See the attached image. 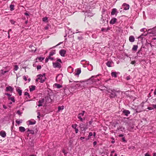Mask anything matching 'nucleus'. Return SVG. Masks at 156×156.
<instances>
[{
    "instance_id": "6ab92c4d",
    "label": "nucleus",
    "mask_w": 156,
    "mask_h": 156,
    "mask_svg": "<svg viewBox=\"0 0 156 156\" xmlns=\"http://www.w3.org/2000/svg\"><path fill=\"white\" fill-rule=\"evenodd\" d=\"M117 20L116 18H113L110 21V23L111 24H113L115 23Z\"/></svg>"
},
{
    "instance_id": "aec40b11",
    "label": "nucleus",
    "mask_w": 156,
    "mask_h": 156,
    "mask_svg": "<svg viewBox=\"0 0 156 156\" xmlns=\"http://www.w3.org/2000/svg\"><path fill=\"white\" fill-rule=\"evenodd\" d=\"M129 40L130 42H133L135 41V38L134 36H130L129 38Z\"/></svg>"
},
{
    "instance_id": "8fccbe9b",
    "label": "nucleus",
    "mask_w": 156,
    "mask_h": 156,
    "mask_svg": "<svg viewBox=\"0 0 156 156\" xmlns=\"http://www.w3.org/2000/svg\"><path fill=\"white\" fill-rule=\"evenodd\" d=\"M5 94L7 95V96H11V94H8V93H6Z\"/></svg>"
},
{
    "instance_id": "ea45409f",
    "label": "nucleus",
    "mask_w": 156,
    "mask_h": 156,
    "mask_svg": "<svg viewBox=\"0 0 156 156\" xmlns=\"http://www.w3.org/2000/svg\"><path fill=\"white\" fill-rule=\"evenodd\" d=\"M152 106L153 107V108L154 109H156V105L155 104H152Z\"/></svg>"
},
{
    "instance_id": "603ef678",
    "label": "nucleus",
    "mask_w": 156,
    "mask_h": 156,
    "mask_svg": "<svg viewBox=\"0 0 156 156\" xmlns=\"http://www.w3.org/2000/svg\"><path fill=\"white\" fill-rule=\"evenodd\" d=\"M154 95L156 96V89L154 90Z\"/></svg>"
},
{
    "instance_id": "a878e982",
    "label": "nucleus",
    "mask_w": 156,
    "mask_h": 156,
    "mask_svg": "<svg viewBox=\"0 0 156 156\" xmlns=\"http://www.w3.org/2000/svg\"><path fill=\"white\" fill-rule=\"evenodd\" d=\"M68 70L70 73H72L73 71V69L71 66H69L68 68Z\"/></svg>"
},
{
    "instance_id": "2eb2a0df",
    "label": "nucleus",
    "mask_w": 156,
    "mask_h": 156,
    "mask_svg": "<svg viewBox=\"0 0 156 156\" xmlns=\"http://www.w3.org/2000/svg\"><path fill=\"white\" fill-rule=\"evenodd\" d=\"M122 113L127 116L130 114V112L128 110H124L123 111Z\"/></svg>"
},
{
    "instance_id": "a211bd4d",
    "label": "nucleus",
    "mask_w": 156,
    "mask_h": 156,
    "mask_svg": "<svg viewBox=\"0 0 156 156\" xmlns=\"http://www.w3.org/2000/svg\"><path fill=\"white\" fill-rule=\"evenodd\" d=\"M80 127L82 131H85L87 129V128L84 127L83 126V124L82 123L80 125Z\"/></svg>"
},
{
    "instance_id": "bf43d9fd",
    "label": "nucleus",
    "mask_w": 156,
    "mask_h": 156,
    "mask_svg": "<svg viewBox=\"0 0 156 156\" xmlns=\"http://www.w3.org/2000/svg\"><path fill=\"white\" fill-rule=\"evenodd\" d=\"M49 27L48 26H46L44 27V29L45 30H47L48 29Z\"/></svg>"
},
{
    "instance_id": "7ed1b4c3",
    "label": "nucleus",
    "mask_w": 156,
    "mask_h": 156,
    "mask_svg": "<svg viewBox=\"0 0 156 156\" xmlns=\"http://www.w3.org/2000/svg\"><path fill=\"white\" fill-rule=\"evenodd\" d=\"M108 92L110 93V98H115L116 96V91L114 90H108Z\"/></svg>"
},
{
    "instance_id": "bb28decb",
    "label": "nucleus",
    "mask_w": 156,
    "mask_h": 156,
    "mask_svg": "<svg viewBox=\"0 0 156 156\" xmlns=\"http://www.w3.org/2000/svg\"><path fill=\"white\" fill-rule=\"evenodd\" d=\"M8 99L11 100L13 102H15L14 97L13 96L9 97Z\"/></svg>"
},
{
    "instance_id": "9b49d317",
    "label": "nucleus",
    "mask_w": 156,
    "mask_h": 156,
    "mask_svg": "<svg viewBox=\"0 0 156 156\" xmlns=\"http://www.w3.org/2000/svg\"><path fill=\"white\" fill-rule=\"evenodd\" d=\"M66 51L64 49H61L59 51V53L60 55L62 57H64L66 53Z\"/></svg>"
},
{
    "instance_id": "37998d69",
    "label": "nucleus",
    "mask_w": 156,
    "mask_h": 156,
    "mask_svg": "<svg viewBox=\"0 0 156 156\" xmlns=\"http://www.w3.org/2000/svg\"><path fill=\"white\" fill-rule=\"evenodd\" d=\"M40 113L39 112H37V115H38L37 116V118L38 119H39V120L40 119Z\"/></svg>"
},
{
    "instance_id": "20e7f679",
    "label": "nucleus",
    "mask_w": 156,
    "mask_h": 156,
    "mask_svg": "<svg viewBox=\"0 0 156 156\" xmlns=\"http://www.w3.org/2000/svg\"><path fill=\"white\" fill-rule=\"evenodd\" d=\"M81 63L83 65V66L84 67H86L87 66V65H90V66L91 67V68L90 69V70H92V66L89 64V62L88 61H86L85 60H82L81 61Z\"/></svg>"
},
{
    "instance_id": "cd10ccee",
    "label": "nucleus",
    "mask_w": 156,
    "mask_h": 156,
    "mask_svg": "<svg viewBox=\"0 0 156 156\" xmlns=\"http://www.w3.org/2000/svg\"><path fill=\"white\" fill-rule=\"evenodd\" d=\"M111 75L112 76L116 78L117 77V73L114 72H112L111 73Z\"/></svg>"
},
{
    "instance_id": "dca6fc26",
    "label": "nucleus",
    "mask_w": 156,
    "mask_h": 156,
    "mask_svg": "<svg viewBox=\"0 0 156 156\" xmlns=\"http://www.w3.org/2000/svg\"><path fill=\"white\" fill-rule=\"evenodd\" d=\"M0 136L2 137H5L6 136V133L3 130L1 131L0 132Z\"/></svg>"
},
{
    "instance_id": "c9c22d12",
    "label": "nucleus",
    "mask_w": 156,
    "mask_h": 156,
    "mask_svg": "<svg viewBox=\"0 0 156 156\" xmlns=\"http://www.w3.org/2000/svg\"><path fill=\"white\" fill-rule=\"evenodd\" d=\"M16 122L18 124H19L22 122V120L21 119L19 120H16Z\"/></svg>"
},
{
    "instance_id": "680f3d73",
    "label": "nucleus",
    "mask_w": 156,
    "mask_h": 156,
    "mask_svg": "<svg viewBox=\"0 0 156 156\" xmlns=\"http://www.w3.org/2000/svg\"><path fill=\"white\" fill-rule=\"evenodd\" d=\"M145 156H150L148 153H147L145 154Z\"/></svg>"
},
{
    "instance_id": "c03bdc74",
    "label": "nucleus",
    "mask_w": 156,
    "mask_h": 156,
    "mask_svg": "<svg viewBox=\"0 0 156 156\" xmlns=\"http://www.w3.org/2000/svg\"><path fill=\"white\" fill-rule=\"evenodd\" d=\"M147 109L149 110H152L153 109V108L152 107H150L147 108Z\"/></svg>"
},
{
    "instance_id": "7c9ffc66",
    "label": "nucleus",
    "mask_w": 156,
    "mask_h": 156,
    "mask_svg": "<svg viewBox=\"0 0 156 156\" xmlns=\"http://www.w3.org/2000/svg\"><path fill=\"white\" fill-rule=\"evenodd\" d=\"M81 72L80 69H78L77 70V72L75 74V75H79Z\"/></svg>"
},
{
    "instance_id": "0eeeda50",
    "label": "nucleus",
    "mask_w": 156,
    "mask_h": 156,
    "mask_svg": "<svg viewBox=\"0 0 156 156\" xmlns=\"http://www.w3.org/2000/svg\"><path fill=\"white\" fill-rule=\"evenodd\" d=\"M85 112V111H83L82 113H80L78 114V118L80 120V121L83 122V119L82 117L83 116Z\"/></svg>"
},
{
    "instance_id": "4d7b16f0",
    "label": "nucleus",
    "mask_w": 156,
    "mask_h": 156,
    "mask_svg": "<svg viewBox=\"0 0 156 156\" xmlns=\"http://www.w3.org/2000/svg\"><path fill=\"white\" fill-rule=\"evenodd\" d=\"M97 144V142L96 141H94V142H93V145L94 146H95Z\"/></svg>"
},
{
    "instance_id": "6e6d98bb",
    "label": "nucleus",
    "mask_w": 156,
    "mask_h": 156,
    "mask_svg": "<svg viewBox=\"0 0 156 156\" xmlns=\"http://www.w3.org/2000/svg\"><path fill=\"white\" fill-rule=\"evenodd\" d=\"M90 138V136H89V135H88L87 136V138L86 139V140H89Z\"/></svg>"
},
{
    "instance_id": "e2e57ef3",
    "label": "nucleus",
    "mask_w": 156,
    "mask_h": 156,
    "mask_svg": "<svg viewBox=\"0 0 156 156\" xmlns=\"http://www.w3.org/2000/svg\"><path fill=\"white\" fill-rule=\"evenodd\" d=\"M84 138L85 137H81L80 139L81 140H82L83 139H84Z\"/></svg>"
},
{
    "instance_id": "5fc2aeb1",
    "label": "nucleus",
    "mask_w": 156,
    "mask_h": 156,
    "mask_svg": "<svg viewBox=\"0 0 156 156\" xmlns=\"http://www.w3.org/2000/svg\"><path fill=\"white\" fill-rule=\"evenodd\" d=\"M17 113L18 114H19V115H20L21 114V113H20V112L19 111H17Z\"/></svg>"
},
{
    "instance_id": "393cba45",
    "label": "nucleus",
    "mask_w": 156,
    "mask_h": 156,
    "mask_svg": "<svg viewBox=\"0 0 156 156\" xmlns=\"http://www.w3.org/2000/svg\"><path fill=\"white\" fill-rule=\"evenodd\" d=\"M64 109V106L62 105V106H59L58 108V112H59L60 110H62Z\"/></svg>"
},
{
    "instance_id": "c756f323",
    "label": "nucleus",
    "mask_w": 156,
    "mask_h": 156,
    "mask_svg": "<svg viewBox=\"0 0 156 156\" xmlns=\"http://www.w3.org/2000/svg\"><path fill=\"white\" fill-rule=\"evenodd\" d=\"M152 34L155 35L156 34V28H154L151 30Z\"/></svg>"
},
{
    "instance_id": "f03ea898",
    "label": "nucleus",
    "mask_w": 156,
    "mask_h": 156,
    "mask_svg": "<svg viewBox=\"0 0 156 156\" xmlns=\"http://www.w3.org/2000/svg\"><path fill=\"white\" fill-rule=\"evenodd\" d=\"M58 62L62 63V61L60 59H57L56 62H53V66L54 68L60 69L61 68V65Z\"/></svg>"
},
{
    "instance_id": "052dcab7",
    "label": "nucleus",
    "mask_w": 156,
    "mask_h": 156,
    "mask_svg": "<svg viewBox=\"0 0 156 156\" xmlns=\"http://www.w3.org/2000/svg\"><path fill=\"white\" fill-rule=\"evenodd\" d=\"M87 12H86L85 13V15H86V16H91L90 15H87Z\"/></svg>"
},
{
    "instance_id": "f704fd0d",
    "label": "nucleus",
    "mask_w": 156,
    "mask_h": 156,
    "mask_svg": "<svg viewBox=\"0 0 156 156\" xmlns=\"http://www.w3.org/2000/svg\"><path fill=\"white\" fill-rule=\"evenodd\" d=\"M24 95L27 96V98H30V96L29 93L27 92H25L24 93Z\"/></svg>"
},
{
    "instance_id": "39448f33",
    "label": "nucleus",
    "mask_w": 156,
    "mask_h": 156,
    "mask_svg": "<svg viewBox=\"0 0 156 156\" xmlns=\"http://www.w3.org/2000/svg\"><path fill=\"white\" fill-rule=\"evenodd\" d=\"M78 81H75L73 83V85L74 86H72V87H74L75 89H77L81 86V84L79 83Z\"/></svg>"
},
{
    "instance_id": "5701e85b",
    "label": "nucleus",
    "mask_w": 156,
    "mask_h": 156,
    "mask_svg": "<svg viewBox=\"0 0 156 156\" xmlns=\"http://www.w3.org/2000/svg\"><path fill=\"white\" fill-rule=\"evenodd\" d=\"M16 91L18 92L19 95L20 96H21L22 95V90L20 89V88L19 87L17 88L16 89Z\"/></svg>"
},
{
    "instance_id": "a19ab883",
    "label": "nucleus",
    "mask_w": 156,
    "mask_h": 156,
    "mask_svg": "<svg viewBox=\"0 0 156 156\" xmlns=\"http://www.w3.org/2000/svg\"><path fill=\"white\" fill-rule=\"evenodd\" d=\"M48 58L49 59H50L51 60H52L54 59L53 58L51 57V56L50 55H49Z\"/></svg>"
},
{
    "instance_id": "79ce46f5",
    "label": "nucleus",
    "mask_w": 156,
    "mask_h": 156,
    "mask_svg": "<svg viewBox=\"0 0 156 156\" xmlns=\"http://www.w3.org/2000/svg\"><path fill=\"white\" fill-rule=\"evenodd\" d=\"M10 22L12 24H14L15 22V21L13 20H10Z\"/></svg>"
},
{
    "instance_id": "864d4df0",
    "label": "nucleus",
    "mask_w": 156,
    "mask_h": 156,
    "mask_svg": "<svg viewBox=\"0 0 156 156\" xmlns=\"http://www.w3.org/2000/svg\"><path fill=\"white\" fill-rule=\"evenodd\" d=\"M3 107L5 109H6L7 108V107L5 105H3Z\"/></svg>"
},
{
    "instance_id": "69168bd1",
    "label": "nucleus",
    "mask_w": 156,
    "mask_h": 156,
    "mask_svg": "<svg viewBox=\"0 0 156 156\" xmlns=\"http://www.w3.org/2000/svg\"><path fill=\"white\" fill-rule=\"evenodd\" d=\"M24 14L26 16H29V14L27 12H25V13H24Z\"/></svg>"
},
{
    "instance_id": "f3484780",
    "label": "nucleus",
    "mask_w": 156,
    "mask_h": 156,
    "mask_svg": "<svg viewBox=\"0 0 156 156\" xmlns=\"http://www.w3.org/2000/svg\"><path fill=\"white\" fill-rule=\"evenodd\" d=\"M13 90V88L10 86L7 87L6 88V91H10L11 92H12Z\"/></svg>"
},
{
    "instance_id": "4c0bfd02",
    "label": "nucleus",
    "mask_w": 156,
    "mask_h": 156,
    "mask_svg": "<svg viewBox=\"0 0 156 156\" xmlns=\"http://www.w3.org/2000/svg\"><path fill=\"white\" fill-rule=\"evenodd\" d=\"M9 70L5 71L4 72H2L0 73V76H2V75H3L5 73L8 72Z\"/></svg>"
},
{
    "instance_id": "4be33fe9",
    "label": "nucleus",
    "mask_w": 156,
    "mask_h": 156,
    "mask_svg": "<svg viewBox=\"0 0 156 156\" xmlns=\"http://www.w3.org/2000/svg\"><path fill=\"white\" fill-rule=\"evenodd\" d=\"M30 90L31 92L35 89V86L33 85H32L29 87Z\"/></svg>"
},
{
    "instance_id": "09e8293b",
    "label": "nucleus",
    "mask_w": 156,
    "mask_h": 156,
    "mask_svg": "<svg viewBox=\"0 0 156 156\" xmlns=\"http://www.w3.org/2000/svg\"><path fill=\"white\" fill-rule=\"evenodd\" d=\"M38 59H39V60H40L41 61H42L44 59V58L40 57Z\"/></svg>"
},
{
    "instance_id": "9d476101",
    "label": "nucleus",
    "mask_w": 156,
    "mask_h": 156,
    "mask_svg": "<svg viewBox=\"0 0 156 156\" xmlns=\"http://www.w3.org/2000/svg\"><path fill=\"white\" fill-rule=\"evenodd\" d=\"M88 80L89 81H91L92 83H93L94 82H96L97 81H99V79H97L96 76L94 77V76H92Z\"/></svg>"
},
{
    "instance_id": "c85d7f7f",
    "label": "nucleus",
    "mask_w": 156,
    "mask_h": 156,
    "mask_svg": "<svg viewBox=\"0 0 156 156\" xmlns=\"http://www.w3.org/2000/svg\"><path fill=\"white\" fill-rule=\"evenodd\" d=\"M54 85L56 87V88L58 89L62 87V85L59 84L55 83Z\"/></svg>"
},
{
    "instance_id": "49530a36",
    "label": "nucleus",
    "mask_w": 156,
    "mask_h": 156,
    "mask_svg": "<svg viewBox=\"0 0 156 156\" xmlns=\"http://www.w3.org/2000/svg\"><path fill=\"white\" fill-rule=\"evenodd\" d=\"M37 69H39L41 68V66H37Z\"/></svg>"
},
{
    "instance_id": "f8f14e48",
    "label": "nucleus",
    "mask_w": 156,
    "mask_h": 156,
    "mask_svg": "<svg viewBox=\"0 0 156 156\" xmlns=\"http://www.w3.org/2000/svg\"><path fill=\"white\" fill-rule=\"evenodd\" d=\"M77 126L76 124H73L72 125V128L75 129V132L76 133H77L79 131L78 129L77 128Z\"/></svg>"
},
{
    "instance_id": "72a5a7b5",
    "label": "nucleus",
    "mask_w": 156,
    "mask_h": 156,
    "mask_svg": "<svg viewBox=\"0 0 156 156\" xmlns=\"http://www.w3.org/2000/svg\"><path fill=\"white\" fill-rule=\"evenodd\" d=\"M55 54V50H53L51 51L49 54V55L50 56H52L53 55Z\"/></svg>"
},
{
    "instance_id": "a18cd8bd",
    "label": "nucleus",
    "mask_w": 156,
    "mask_h": 156,
    "mask_svg": "<svg viewBox=\"0 0 156 156\" xmlns=\"http://www.w3.org/2000/svg\"><path fill=\"white\" fill-rule=\"evenodd\" d=\"M23 79L25 81H26L27 80V78L26 76H23Z\"/></svg>"
},
{
    "instance_id": "338daca9",
    "label": "nucleus",
    "mask_w": 156,
    "mask_h": 156,
    "mask_svg": "<svg viewBox=\"0 0 156 156\" xmlns=\"http://www.w3.org/2000/svg\"><path fill=\"white\" fill-rule=\"evenodd\" d=\"M27 131L28 132H30L31 131L29 128H27Z\"/></svg>"
},
{
    "instance_id": "412c9836",
    "label": "nucleus",
    "mask_w": 156,
    "mask_h": 156,
    "mask_svg": "<svg viewBox=\"0 0 156 156\" xmlns=\"http://www.w3.org/2000/svg\"><path fill=\"white\" fill-rule=\"evenodd\" d=\"M29 124L30 125H34L36 123V122L35 120L33 119L29 120L28 121Z\"/></svg>"
},
{
    "instance_id": "de8ad7c7",
    "label": "nucleus",
    "mask_w": 156,
    "mask_h": 156,
    "mask_svg": "<svg viewBox=\"0 0 156 156\" xmlns=\"http://www.w3.org/2000/svg\"><path fill=\"white\" fill-rule=\"evenodd\" d=\"M135 63L136 61H131V63L132 64H135Z\"/></svg>"
},
{
    "instance_id": "423d86ee",
    "label": "nucleus",
    "mask_w": 156,
    "mask_h": 156,
    "mask_svg": "<svg viewBox=\"0 0 156 156\" xmlns=\"http://www.w3.org/2000/svg\"><path fill=\"white\" fill-rule=\"evenodd\" d=\"M63 77V75L62 74H59L56 76V80L58 82H62V79Z\"/></svg>"
},
{
    "instance_id": "774afa93",
    "label": "nucleus",
    "mask_w": 156,
    "mask_h": 156,
    "mask_svg": "<svg viewBox=\"0 0 156 156\" xmlns=\"http://www.w3.org/2000/svg\"><path fill=\"white\" fill-rule=\"evenodd\" d=\"M153 156H156V153H154L153 154Z\"/></svg>"
},
{
    "instance_id": "e433bc0d",
    "label": "nucleus",
    "mask_w": 156,
    "mask_h": 156,
    "mask_svg": "<svg viewBox=\"0 0 156 156\" xmlns=\"http://www.w3.org/2000/svg\"><path fill=\"white\" fill-rule=\"evenodd\" d=\"M48 18L47 17H45L43 18L42 21L43 22H46L48 20Z\"/></svg>"
},
{
    "instance_id": "4468645a",
    "label": "nucleus",
    "mask_w": 156,
    "mask_h": 156,
    "mask_svg": "<svg viewBox=\"0 0 156 156\" xmlns=\"http://www.w3.org/2000/svg\"><path fill=\"white\" fill-rule=\"evenodd\" d=\"M117 13L118 12L117 11V10L116 9L114 8L112 9L111 12V14L112 15H117Z\"/></svg>"
},
{
    "instance_id": "ddd939ff",
    "label": "nucleus",
    "mask_w": 156,
    "mask_h": 156,
    "mask_svg": "<svg viewBox=\"0 0 156 156\" xmlns=\"http://www.w3.org/2000/svg\"><path fill=\"white\" fill-rule=\"evenodd\" d=\"M106 64L108 67H112L114 66V63L112 61H108L106 63Z\"/></svg>"
},
{
    "instance_id": "f257e3e1",
    "label": "nucleus",
    "mask_w": 156,
    "mask_h": 156,
    "mask_svg": "<svg viewBox=\"0 0 156 156\" xmlns=\"http://www.w3.org/2000/svg\"><path fill=\"white\" fill-rule=\"evenodd\" d=\"M37 76L38 77V78L36 79V81L37 82L38 81V80H40V82L43 83L45 81L46 79L45 73L39 74Z\"/></svg>"
},
{
    "instance_id": "1a4fd4ad",
    "label": "nucleus",
    "mask_w": 156,
    "mask_h": 156,
    "mask_svg": "<svg viewBox=\"0 0 156 156\" xmlns=\"http://www.w3.org/2000/svg\"><path fill=\"white\" fill-rule=\"evenodd\" d=\"M122 8L125 10H128L129 8V4L124 3L122 6Z\"/></svg>"
},
{
    "instance_id": "0e129e2a",
    "label": "nucleus",
    "mask_w": 156,
    "mask_h": 156,
    "mask_svg": "<svg viewBox=\"0 0 156 156\" xmlns=\"http://www.w3.org/2000/svg\"><path fill=\"white\" fill-rule=\"evenodd\" d=\"M105 30H106V31L107 30H106V29L104 28H102L101 29V31H104Z\"/></svg>"
},
{
    "instance_id": "473e14b6",
    "label": "nucleus",
    "mask_w": 156,
    "mask_h": 156,
    "mask_svg": "<svg viewBox=\"0 0 156 156\" xmlns=\"http://www.w3.org/2000/svg\"><path fill=\"white\" fill-rule=\"evenodd\" d=\"M14 5H10L9 6L10 10L11 11L13 10L14 9Z\"/></svg>"
},
{
    "instance_id": "3c124183",
    "label": "nucleus",
    "mask_w": 156,
    "mask_h": 156,
    "mask_svg": "<svg viewBox=\"0 0 156 156\" xmlns=\"http://www.w3.org/2000/svg\"><path fill=\"white\" fill-rule=\"evenodd\" d=\"M89 136H91L93 135V133L92 132H90L89 133Z\"/></svg>"
},
{
    "instance_id": "6e6552de",
    "label": "nucleus",
    "mask_w": 156,
    "mask_h": 156,
    "mask_svg": "<svg viewBox=\"0 0 156 156\" xmlns=\"http://www.w3.org/2000/svg\"><path fill=\"white\" fill-rule=\"evenodd\" d=\"M44 98L40 100L39 101L37 102V105L39 107L43 105V104L44 102Z\"/></svg>"
},
{
    "instance_id": "58836bf2",
    "label": "nucleus",
    "mask_w": 156,
    "mask_h": 156,
    "mask_svg": "<svg viewBox=\"0 0 156 156\" xmlns=\"http://www.w3.org/2000/svg\"><path fill=\"white\" fill-rule=\"evenodd\" d=\"M18 66L16 65H15L14 66V70L15 71H16L18 70Z\"/></svg>"
},
{
    "instance_id": "13d9d810",
    "label": "nucleus",
    "mask_w": 156,
    "mask_h": 156,
    "mask_svg": "<svg viewBox=\"0 0 156 156\" xmlns=\"http://www.w3.org/2000/svg\"><path fill=\"white\" fill-rule=\"evenodd\" d=\"M48 59H49L48 58H46V59H45V62H48Z\"/></svg>"
},
{
    "instance_id": "b1692460",
    "label": "nucleus",
    "mask_w": 156,
    "mask_h": 156,
    "mask_svg": "<svg viewBox=\"0 0 156 156\" xmlns=\"http://www.w3.org/2000/svg\"><path fill=\"white\" fill-rule=\"evenodd\" d=\"M19 130L21 132H24L25 131V129L24 127L22 126H20L19 127Z\"/></svg>"
},
{
    "instance_id": "2f4dec72",
    "label": "nucleus",
    "mask_w": 156,
    "mask_h": 156,
    "mask_svg": "<svg viewBox=\"0 0 156 156\" xmlns=\"http://www.w3.org/2000/svg\"><path fill=\"white\" fill-rule=\"evenodd\" d=\"M138 46L137 45H134L132 48V50L134 51H136L137 49Z\"/></svg>"
}]
</instances>
